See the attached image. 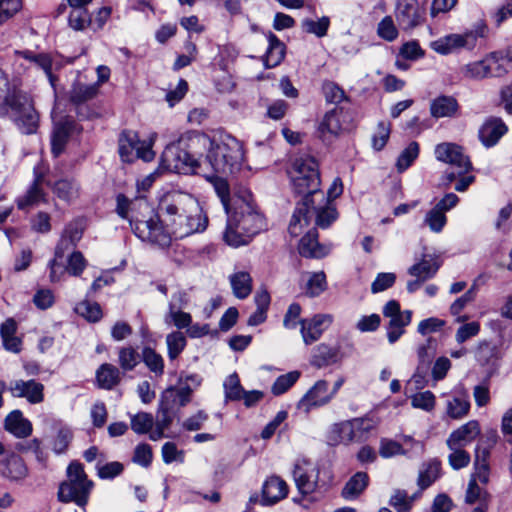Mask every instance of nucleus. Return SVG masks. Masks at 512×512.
Returning a JSON list of instances; mask_svg holds the SVG:
<instances>
[{
  "mask_svg": "<svg viewBox=\"0 0 512 512\" xmlns=\"http://www.w3.org/2000/svg\"><path fill=\"white\" fill-rule=\"evenodd\" d=\"M159 216L175 238L203 232L208 218L198 200L191 194L176 191L166 194L158 206Z\"/></svg>",
  "mask_w": 512,
  "mask_h": 512,
  "instance_id": "f257e3e1",
  "label": "nucleus"
},
{
  "mask_svg": "<svg viewBox=\"0 0 512 512\" xmlns=\"http://www.w3.org/2000/svg\"><path fill=\"white\" fill-rule=\"evenodd\" d=\"M208 144V135L201 132H187L176 142L168 144L160 165L163 169L178 174H202L201 160L203 147Z\"/></svg>",
  "mask_w": 512,
  "mask_h": 512,
  "instance_id": "f03ea898",
  "label": "nucleus"
},
{
  "mask_svg": "<svg viewBox=\"0 0 512 512\" xmlns=\"http://www.w3.org/2000/svg\"><path fill=\"white\" fill-rule=\"evenodd\" d=\"M243 161V144L238 139L229 134L213 139L208 136V144L203 147L201 172L233 174L240 170Z\"/></svg>",
  "mask_w": 512,
  "mask_h": 512,
  "instance_id": "7ed1b4c3",
  "label": "nucleus"
},
{
  "mask_svg": "<svg viewBox=\"0 0 512 512\" xmlns=\"http://www.w3.org/2000/svg\"><path fill=\"white\" fill-rule=\"evenodd\" d=\"M290 178L294 191L304 197L299 205L308 211L309 204L323 202L325 194L320 190V172L317 160L309 155H302L293 161Z\"/></svg>",
  "mask_w": 512,
  "mask_h": 512,
  "instance_id": "20e7f679",
  "label": "nucleus"
},
{
  "mask_svg": "<svg viewBox=\"0 0 512 512\" xmlns=\"http://www.w3.org/2000/svg\"><path fill=\"white\" fill-rule=\"evenodd\" d=\"M94 483L88 479L81 463L73 461L67 468V480L62 482L58 490V500L63 503L74 502L84 508Z\"/></svg>",
  "mask_w": 512,
  "mask_h": 512,
  "instance_id": "39448f33",
  "label": "nucleus"
},
{
  "mask_svg": "<svg viewBox=\"0 0 512 512\" xmlns=\"http://www.w3.org/2000/svg\"><path fill=\"white\" fill-rule=\"evenodd\" d=\"M315 214V223L319 228L326 229L338 218V212L333 202L326 200L309 204L306 212L303 205H298L292 215L288 231L291 236L296 237L301 233L302 227L308 225L312 215Z\"/></svg>",
  "mask_w": 512,
  "mask_h": 512,
  "instance_id": "423d86ee",
  "label": "nucleus"
},
{
  "mask_svg": "<svg viewBox=\"0 0 512 512\" xmlns=\"http://www.w3.org/2000/svg\"><path fill=\"white\" fill-rule=\"evenodd\" d=\"M7 115L16 123L24 134H33L37 131L39 116L32 100L19 87L6 101Z\"/></svg>",
  "mask_w": 512,
  "mask_h": 512,
  "instance_id": "0eeeda50",
  "label": "nucleus"
},
{
  "mask_svg": "<svg viewBox=\"0 0 512 512\" xmlns=\"http://www.w3.org/2000/svg\"><path fill=\"white\" fill-rule=\"evenodd\" d=\"M383 315L389 318L387 326V338L390 344L395 343L405 333V327L410 324L412 311H401L400 304L396 300L388 301L383 307Z\"/></svg>",
  "mask_w": 512,
  "mask_h": 512,
  "instance_id": "6e6552de",
  "label": "nucleus"
},
{
  "mask_svg": "<svg viewBox=\"0 0 512 512\" xmlns=\"http://www.w3.org/2000/svg\"><path fill=\"white\" fill-rule=\"evenodd\" d=\"M228 220L232 221L237 229L251 238L259 233L264 226L262 215L251 203L244 201L237 206L234 215Z\"/></svg>",
  "mask_w": 512,
  "mask_h": 512,
  "instance_id": "1a4fd4ad",
  "label": "nucleus"
},
{
  "mask_svg": "<svg viewBox=\"0 0 512 512\" xmlns=\"http://www.w3.org/2000/svg\"><path fill=\"white\" fill-rule=\"evenodd\" d=\"M425 9L420 7L418 0H398L395 18L403 31H411L425 21Z\"/></svg>",
  "mask_w": 512,
  "mask_h": 512,
  "instance_id": "9d476101",
  "label": "nucleus"
},
{
  "mask_svg": "<svg viewBox=\"0 0 512 512\" xmlns=\"http://www.w3.org/2000/svg\"><path fill=\"white\" fill-rule=\"evenodd\" d=\"M319 468L308 460L297 461L293 469V479L303 496L312 494L319 487Z\"/></svg>",
  "mask_w": 512,
  "mask_h": 512,
  "instance_id": "9b49d317",
  "label": "nucleus"
},
{
  "mask_svg": "<svg viewBox=\"0 0 512 512\" xmlns=\"http://www.w3.org/2000/svg\"><path fill=\"white\" fill-rule=\"evenodd\" d=\"M440 265L437 257L424 254L419 262L408 269V274L414 279L407 282V291L409 293L417 291L425 281L435 276Z\"/></svg>",
  "mask_w": 512,
  "mask_h": 512,
  "instance_id": "f8f14e48",
  "label": "nucleus"
},
{
  "mask_svg": "<svg viewBox=\"0 0 512 512\" xmlns=\"http://www.w3.org/2000/svg\"><path fill=\"white\" fill-rule=\"evenodd\" d=\"M477 36L473 31L463 34H449L435 41H432L430 47L436 53L448 55L459 51L460 49L471 50L475 47Z\"/></svg>",
  "mask_w": 512,
  "mask_h": 512,
  "instance_id": "ddd939ff",
  "label": "nucleus"
},
{
  "mask_svg": "<svg viewBox=\"0 0 512 512\" xmlns=\"http://www.w3.org/2000/svg\"><path fill=\"white\" fill-rule=\"evenodd\" d=\"M436 159L453 165L459 169V175H463L472 169V163L463 148L455 143H441L435 148Z\"/></svg>",
  "mask_w": 512,
  "mask_h": 512,
  "instance_id": "4468645a",
  "label": "nucleus"
},
{
  "mask_svg": "<svg viewBox=\"0 0 512 512\" xmlns=\"http://www.w3.org/2000/svg\"><path fill=\"white\" fill-rule=\"evenodd\" d=\"M332 322L333 316L330 314H316L312 318L300 320L303 342L306 345H311L319 340Z\"/></svg>",
  "mask_w": 512,
  "mask_h": 512,
  "instance_id": "2eb2a0df",
  "label": "nucleus"
},
{
  "mask_svg": "<svg viewBox=\"0 0 512 512\" xmlns=\"http://www.w3.org/2000/svg\"><path fill=\"white\" fill-rule=\"evenodd\" d=\"M332 399L329 394L328 382L318 380L300 399L298 409L309 413L312 409L328 404Z\"/></svg>",
  "mask_w": 512,
  "mask_h": 512,
  "instance_id": "dca6fc26",
  "label": "nucleus"
},
{
  "mask_svg": "<svg viewBox=\"0 0 512 512\" xmlns=\"http://www.w3.org/2000/svg\"><path fill=\"white\" fill-rule=\"evenodd\" d=\"M82 231L77 227L68 226L65 230L64 235L62 236L60 242L56 246L55 256L49 262L50 268V280L52 282H57L59 280V276L57 275V259H62L66 250L70 247H74L76 243L81 239Z\"/></svg>",
  "mask_w": 512,
  "mask_h": 512,
  "instance_id": "f3484780",
  "label": "nucleus"
},
{
  "mask_svg": "<svg viewBox=\"0 0 512 512\" xmlns=\"http://www.w3.org/2000/svg\"><path fill=\"white\" fill-rule=\"evenodd\" d=\"M44 386L35 380H16L10 383L9 392L13 397L26 398L31 404H38L44 400Z\"/></svg>",
  "mask_w": 512,
  "mask_h": 512,
  "instance_id": "a211bd4d",
  "label": "nucleus"
},
{
  "mask_svg": "<svg viewBox=\"0 0 512 512\" xmlns=\"http://www.w3.org/2000/svg\"><path fill=\"white\" fill-rule=\"evenodd\" d=\"M343 130V110L341 108H334L325 113L317 129L319 137L323 141H330L339 136Z\"/></svg>",
  "mask_w": 512,
  "mask_h": 512,
  "instance_id": "6ab92c4d",
  "label": "nucleus"
},
{
  "mask_svg": "<svg viewBox=\"0 0 512 512\" xmlns=\"http://www.w3.org/2000/svg\"><path fill=\"white\" fill-rule=\"evenodd\" d=\"M44 182V175L42 173L35 172L34 181L28 188L27 192L16 200L18 209L25 210L29 207L38 205L41 202H46V193L43 190Z\"/></svg>",
  "mask_w": 512,
  "mask_h": 512,
  "instance_id": "aec40b11",
  "label": "nucleus"
},
{
  "mask_svg": "<svg viewBox=\"0 0 512 512\" xmlns=\"http://www.w3.org/2000/svg\"><path fill=\"white\" fill-rule=\"evenodd\" d=\"M0 474L10 481H21L28 475V469L18 454L10 453L0 461Z\"/></svg>",
  "mask_w": 512,
  "mask_h": 512,
  "instance_id": "412c9836",
  "label": "nucleus"
},
{
  "mask_svg": "<svg viewBox=\"0 0 512 512\" xmlns=\"http://www.w3.org/2000/svg\"><path fill=\"white\" fill-rule=\"evenodd\" d=\"M298 250L303 257L322 258L329 253L330 247L320 244L317 230L312 229L301 238Z\"/></svg>",
  "mask_w": 512,
  "mask_h": 512,
  "instance_id": "4be33fe9",
  "label": "nucleus"
},
{
  "mask_svg": "<svg viewBox=\"0 0 512 512\" xmlns=\"http://www.w3.org/2000/svg\"><path fill=\"white\" fill-rule=\"evenodd\" d=\"M288 494L286 482L278 476L267 479L262 487V504L273 505L284 499Z\"/></svg>",
  "mask_w": 512,
  "mask_h": 512,
  "instance_id": "5701e85b",
  "label": "nucleus"
},
{
  "mask_svg": "<svg viewBox=\"0 0 512 512\" xmlns=\"http://www.w3.org/2000/svg\"><path fill=\"white\" fill-rule=\"evenodd\" d=\"M507 132V126L500 118L488 119L479 130V139L485 147L496 145Z\"/></svg>",
  "mask_w": 512,
  "mask_h": 512,
  "instance_id": "b1692460",
  "label": "nucleus"
},
{
  "mask_svg": "<svg viewBox=\"0 0 512 512\" xmlns=\"http://www.w3.org/2000/svg\"><path fill=\"white\" fill-rule=\"evenodd\" d=\"M479 434V423L475 420H471L453 431L448 437L446 443L448 448H457L458 446L464 447L472 442Z\"/></svg>",
  "mask_w": 512,
  "mask_h": 512,
  "instance_id": "393cba45",
  "label": "nucleus"
},
{
  "mask_svg": "<svg viewBox=\"0 0 512 512\" xmlns=\"http://www.w3.org/2000/svg\"><path fill=\"white\" fill-rule=\"evenodd\" d=\"M76 129L73 120L59 121L55 124L51 136V150L55 157H58L65 149L69 136Z\"/></svg>",
  "mask_w": 512,
  "mask_h": 512,
  "instance_id": "a878e982",
  "label": "nucleus"
},
{
  "mask_svg": "<svg viewBox=\"0 0 512 512\" xmlns=\"http://www.w3.org/2000/svg\"><path fill=\"white\" fill-rule=\"evenodd\" d=\"M459 111V104L455 97L440 95L430 103V114L434 118H453Z\"/></svg>",
  "mask_w": 512,
  "mask_h": 512,
  "instance_id": "bb28decb",
  "label": "nucleus"
},
{
  "mask_svg": "<svg viewBox=\"0 0 512 512\" xmlns=\"http://www.w3.org/2000/svg\"><path fill=\"white\" fill-rule=\"evenodd\" d=\"M4 428L17 438H26L32 433V425L20 410L10 412L4 421Z\"/></svg>",
  "mask_w": 512,
  "mask_h": 512,
  "instance_id": "cd10ccee",
  "label": "nucleus"
},
{
  "mask_svg": "<svg viewBox=\"0 0 512 512\" xmlns=\"http://www.w3.org/2000/svg\"><path fill=\"white\" fill-rule=\"evenodd\" d=\"M339 352L338 346L321 343L313 349L310 363L317 368L334 364L339 360Z\"/></svg>",
  "mask_w": 512,
  "mask_h": 512,
  "instance_id": "c85d7f7f",
  "label": "nucleus"
},
{
  "mask_svg": "<svg viewBox=\"0 0 512 512\" xmlns=\"http://www.w3.org/2000/svg\"><path fill=\"white\" fill-rule=\"evenodd\" d=\"M267 39L269 46L264 58V65L266 68H273L278 66L284 59L286 46L272 32H269Z\"/></svg>",
  "mask_w": 512,
  "mask_h": 512,
  "instance_id": "c756f323",
  "label": "nucleus"
},
{
  "mask_svg": "<svg viewBox=\"0 0 512 512\" xmlns=\"http://www.w3.org/2000/svg\"><path fill=\"white\" fill-rule=\"evenodd\" d=\"M441 475V463L436 459L424 462L418 473L417 485L423 491L430 487Z\"/></svg>",
  "mask_w": 512,
  "mask_h": 512,
  "instance_id": "7c9ffc66",
  "label": "nucleus"
},
{
  "mask_svg": "<svg viewBox=\"0 0 512 512\" xmlns=\"http://www.w3.org/2000/svg\"><path fill=\"white\" fill-rule=\"evenodd\" d=\"M349 420L334 424L328 434V443L332 446L338 444L349 445L355 440V434Z\"/></svg>",
  "mask_w": 512,
  "mask_h": 512,
  "instance_id": "2f4dec72",
  "label": "nucleus"
},
{
  "mask_svg": "<svg viewBox=\"0 0 512 512\" xmlns=\"http://www.w3.org/2000/svg\"><path fill=\"white\" fill-rule=\"evenodd\" d=\"M136 235L145 241L166 245L169 239L166 235H161L160 229L152 220L138 221L135 227Z\"/></svg>",
  "mask_w": 512,
  "mask_h": 512,
  "instance_id": "473e14b6",
  "label": "nucleus"
},
{
  "mask_svg": "<svg viewBox=\"0 0 512 512\" xmlns=\"http://www.w3.org/2000/svg\"><path fill=\"white\" fill-rule=\"evenodd\" d=\"M96 379L99 387L111 390L121 381V372L119 368L110 364H102L96 371Z\"/></svg>",
  "mask_w": 512,
  "mask_h": 512,
  "instance_id": "72a5a7b5",
  "label": "nucleus"
},
{
  "mask_svg": "<svg viewBox=\"0 0 512 512\" xmlns=\"http://www.w3.org/2000/svg\"><path fill=\"white\" fill-rule=\"evenodd\" d=\"M369 477L365 472H357L342 489L341 495L346 500L356 499L368 486Z\"/></svg>",
  "mask_w": 512,
  "mask_h": 512,
  "instance_id": "f704fd0d",
  "label": "nucleus"
},
{
  "mask_svg": "<svg viewBox=\"0 0 512 512\" xmlns=\"http://www.w3.org/2000/svg\"><path fill=\"white\" fill-rule=\"evenodd\" d=\"M349 422L354 432L353 434H355V440L357 443L366 441L371 431H373L378 424L377 419L369 415L350 419Z\"/></svg>",
  "mask_w": 512,
  "mask_h": 512,
  "instance_id": "c9c22d12",
  "label": "nucleus"
},
{
  "mask_svg": "<svg viewBox=\"0 0 512 512\" xmlns=\"http://www.w3.org/2000/svg\"><path fill=\"white\" fill-rule=\"evenodd\" d=\"M139 138L134 131H124L119 137V154L124 162H132L136 153Z\"/></svg>",
  "mask_w": 512,
  "mask_h": 512,
  "instance_id": "e433bc0d",
  "label": "nucleus"
},
{
  "mask_svg": "<svg viewBox=\"0 0 512 512\" xmlns=\"http://www.w3.org/2000/svg\"><path fill=\"white\" fill-rule=\"evenodd\" d=\"M209 182L212 183L226 214L229 213V201H230V189L227 180L219 173L207 172V174H201Z\"/></svg>",
  "mask_w": 512,
  "mask_h": 512,
  "instance_id": "4c0bfd02",
  "label": "nucleus"
},
{
  "mask_svg": "<svg viewBox=\"0 0 512 512\" xmlns=\"http://www.w3.org/2000/svg\"><path fill=\"white\" fill-rule=\"evenodd\" d=\"M234 295L239 299L247 298L252 291V278L249 273L240 271L229 277Z\"/></svg>",
  "mask_w": 512,
  "mask_h": 512,
  "instance_id": "58836bf2",
  "label": "nucleus"
},
{
  "mask_svg": "<svg viewBox=\"0 0 512 512\" xmlns=\"http://www.w3.org/2000/svg\"><path fill=\"white\" fill-rule=\"evenodd\" d=\"M87 266V261L84 258L83 254L80 251L72 252L67 259V266L65 269L61 268V265L57 262V275L59 276V280L61 276L64 275L65 272L69 273L72 276L78 277L82 274L84 269Z\"/></svg>",
  "mask_w": 512,
  "mask_h": 512,
  "instance_id": "ea45409f",
  "label": "nucleus"
},
{
  "mask_svg": "<svg viewBox=\"0 0 512 512\" xmlns=\"http://www.w3.org/2000/svg\"><path fill=\"white\" fill-rule=\"evenodd\" d=\"M53 192L58 198L71 202L79 196V184L74 180L61 179L53 185Z\"/></svg>",
  "mask_w": 512,
  "mask_h": 512,
  "instance_id": "a19ab883",
  "label": "nucleus"
},
{
  "mask_svg": "<svg viewBox=\"0 0 512 512\" xmlns=\"http://www.w3.org/2000/svg\"><path fill=\"white\" fill-rule=\"evenodd\" d=\"M98 93V85L75 83L70 91V101L76 105L93 99Z\"/></svg>",
  "mask_w": 512,
  "mask_h": 512,
  "instance_id": "79ce46f5",
  "label": "nucleus"
},
{
  "mask_svg": "<svg viewBox=\"0 0 512 512\" xmlns=\"http://www.w3.org/2000/svg\"><path fill=\"white\" fill-rule=\"evenodd\" d=\"M141 359L150 372L155 376H162L164 373L163 357L151 347H144L141 353Z\"/></svg>",
  "mask_w": 512,
  "mask_h": 512,
  "instance_id": "37998d69",
  "label": "nucleus"
},
{
  "mask_svg": "<svg viewBox=\"0 0 512 512\" xmlns=\"http://www.w3.org/2000/svg\"><path fill=\"white\" fill-rule=\"evenodd\" d=\"M140 359V354L132 346H123L118 350V363L123 371L134 370Z\"/></svg>",
  "mask_w": 512,
  "mask_h": 512,
  "instance_id": "c03bdc74",
  "label": "nucleus"
},
{
  "mask_svg": "<svg viewBox=\"0 0 512 512\" xmlns=\"http://www.w3.org/2000/svg\"><path fill=\"white\" fill-rule=\"evenodd\" d=\"M420 493L409 496L405 490L397 489L390 498L389 504L396 509L397 512H409L413 502L419 497Z\"/></svg>",
  "mask_w": 512,
  "mask_h": 512,
  "instance_id": "a18cd8bd",
  "label": "nucleus"
},
{
  "mask_svg": "<svg viewBox=\"0 0 512 512\" xmlns=\"http://www.w3.org/2000/svg\"><path fill=\"white\" fill-rule=\"evenodd\" d=\"M223 388L226 401H240L243 397L244 388L237 373L230 374L224 380Z\"/></svg>",
  "mask_w": 512,
  "mask_h": 512,
  "instance_id": "49530a36",
  "label": "nucleus"
},
{
  "mask_svg": "<svg viewBox=\"0 0 512 512\" xmlns=\"http://www.w3.org/2000/svg\"><path fill=\"white\" fill-rule=\"evenodd\" d=\"M418 365L421 370L431 368L432 361L436 355V341L432 338H428L424 344H422L417 351Z\"/></svg>",
  "mask_w": 512,
  "mask_h": 512,
  "instance_id": "de8ad7c7",
  "label": "nucleus"
},
{
  "mask_svg": "<svg viewBox=\"0 0 512 512\" xmlns=\"http://www.w3.org/2000/svg\"><path fill=\"white\" fill-rule=\"evenodd\" d=\"M74 310L89 322H98L102 318V309L97 302L83 300L75 306Z\"/></svg>",
  "mask_w": 512,
  "mask_h": 512,
  "instance_id": "09e8293b",
  "label": "nucleus"
},
{
  "mask_svg": "<svg viewBox=\"0 0 512 512\" xmlns=\"http://www.w3.org/2000/svg\"><path fill=\"white\" fill-rule=\"evenodd\" d=\"M488 70L489 66H486L485 58L479 61L465 64L460 68V72L463 77L471 80H481L487 78Z\"/></svg>",
  "mask_w": 512,
  "mask_h": 512,
  "instance_id": "8fccbe9b",
  "label": "nucleus"
},
{
  "mask_svg": "<svg viewBox=\"0 0 512 512\" xmlns=\"http://www.w3.org/2000/svg\"><path fill=\"white\" fill-rule=\"evenodd\" d=\"M19 56L23 57L24 59L28 60L29 62L35 64L37 67H40L43 69L49 80L53 81L52 76V61L50 57L47 54H34L33 52L29 50H25L18 53Z\"/></svg>",
  "mask_w": 512,
  "mask_h": 512,
  "instance_id": "3c124183",
  "label": "nucleus"
},
{
  "mask_svg": "<svg viewBox=\"0 0 512 512\" xmlns=\"http://www.w3.org/2000/svg\"><path fill=\"white\" fill-rule=\"evenodd\" d=\"M300 372L291 371L280 375L271 387V392L275 396H279L287 392L299 379Z\"/></svg>",
  "mask_w": 512,
  "mask_h": 512,
  "instance_id": "603ef678",
  "label": "nucleus"
},
{
  "mask_svg": "<svg viewBox=\"0 0 512 512\" xmlns=\"http://www.w3.org/2000/svg\"><path fill=\"white\" fill-rule=\"evenodd\" d=\"M303 31L309 34H314L315 36L321 38L327 34L328 28L330 26V19L327 16H323L317 21L312 19H304L301 23Z\"/></svg>",
  "mask_w": 512,
  "mask_h": 512,
  "instance_id": "864d4df0",
  "label": "nucleus"
},
{
  "mask_svg": "<svg viewBox=\"0 0 512 512\" xmlns=\"http://www.w3.org/2000/svg\"><path fill=\"white\" fill-rule=\"evenodd\" d=\"M224 241L232 247H239L241 245H246L251 240L246 233H243L239 229L235 227V224L232 221L227 222L226 231L224 233Z\"/></svg>",
  "mask_w": 512,
  "mask_h": 512,
  "instance_id": "5fc2aeb1",
  "label": "nucleus"
},
{
  "mask_svg": "<svg viewBox=\"0 0 512 512\" xmlns=\"http://www.w3.org/2000/svg\"><path fill=\"white\" fill-rule=\"evenodd\" d=\"M131 429L137 434H146L150 432L154 425L152 414L139 412L131 416Z\"/></svg>",
  "mask_w": 512,
  "mask_h": 512,
  "instance_id": "6e6d98bb",
  "label": "nucleus"
},
{
  "mask_svg": "<svg viewBox=\"0 0 512 512\" xmlns=\"http://www.w3.org/2000/svg\"><path fill=\"white\" fill-rule=\"evenodd\" d=\"M419 155V144L415 141L411 142L399 155L396 167L399 172L405 171Z\"/></svg>",
  "mask_w": 512,
  "mask_h": 512,
  "instance_id": "4d7b16f0",
  "label": "nucleus"
},
{
  "mask_svg": "<svg viewBox=\"0 0 512 512\" xmlns=\"http://www.w3.org/2000/svg\"><path fill=\"white\" fill-rule=\"evenodd\" d=\"M470 402L465 397H454L447 402V414L453 419H460L468 414Z\"/></svg>",
  "mask_w": 512,
  "mask_h": 512,
  "instance_id": "13d9d810",
  "label": "nucleus"
},
{
  "mask_svg": "<svg viewBox=\"0 0 512 512\" xmlns=\"http://www.w3.org/2000/svg\"><path fill=\"white\" fill-rule=\"evenodd\" d=\"M497 436L496 434H491V436L486 439H480L476 449H475V461L474 465L478 464H488V458L490 456V450L496 443Z\"/></svg>",
  "mask_w": 512,
  "mask_h": 512,
  "instance_id": "bf43d9fd",
  "label": "nucleus"
},
{
  "mask_svg": "<svg viewBox=\"0 0 512 512\" xmlns=\"http://www.w3.org/2000/svg\"><path fill=\"white\" fill-rule=\"evenodd\" d=\"M168 356L171 360L176 359L186 346V338L179 331L172 332L166 337Z\"/></svg>",
  "mask_w": 512,
  "mask_h": 512,
  "instance_id": "052dcab7",
  "label": "nucleus"
},
{
  "mask_svg": "<svg viewBox=\"0 0 512 512\" xmlns=\"http://www.w3.org/2000/svg\"><path fill=\"white\" fill-rule=\"evenodd\" d=\"M68 22L73 30L83 31L92 23V20L87 9H72Z\"/></svg>",
  "mask_w": 512,
  "mask_h": 512,
  "instance_id": "680f3d73",
  "label": "nucleus"
},
{
  "mask_svg": "<svg viewBox=\"0 0 512 512\" xmlns=\"http://www.w3.org/2000/svg\"><path fill=\"white\" fill-rule=\"evenodd\" d=\"M447 221L446 215L441 208L433 207L427 212L424 222L429 226L430 230L439 233L442 231Z\"/></svg>",
  "mask_w": 512,
  "mask_h": 512,
  "instance_id": "e2e57ef3",
  "label": "nucleus"
},
{
  "mask_svg": "<svg viewBox=\"0 0 512 512\" xmlns=\"http://www.w3.org/2000/svg\"><path fill=\"white\" fill-rule=\"evenodd\" d=\"M326 275L324 272H315L310 274L306 285V293L315 297L320 295L326 289Z\"/></svg>",
  "mask_w": 512,
  "mask_h": 512,
  "instance_id": "0e129e2a",
  "label": "nucleus"
},
{
  "mask_svg": "<svg viewBox=\"0 0 512 512\" xmlns=\"http://www.w3.org/2000/svg\"><path fill=\"white\" fill-rule=\"evenodd\" d=\"M73 439V432L69 427H61L53 440L52 449L56 454L64 453Z\"/></svg>",
  "mask_w": 512,
  "mask_h": 512,
  "instance_id": "69168bd1",
  "label": "nucleus"
},
{
  "mask_svg": "<svg viewBox=\"0 0 512 512\" xmlns=\"http://www.w3.org/2000/svg\"><path fill=\"white\" fill-rule=\"evenodd\" d=\"M322 92L329 103L339 104L346 98L344 90L333 81H325Z\"/></svg>",
  "mask_w": 512,
  "mask_h": 512,
  "instance_id": "338daca9",
  "label": "nucleus"
},
{
  "mask_svg": "<svg viewBox=\"0 0 512 512\" xmlns=\"http://www.w3.org/2000/svg\"><path fill=\"white\" fill-rule=\"evenodd\" d=\"M377 34L380 38L392 42L398 37V29L391 16H385L378 24Z\"/></svg>",
  "mask_w": 512,
  "mask_h": 512,
  "instance_id": "774afa93",
  "label": "nucleus"
}]
</instances>
